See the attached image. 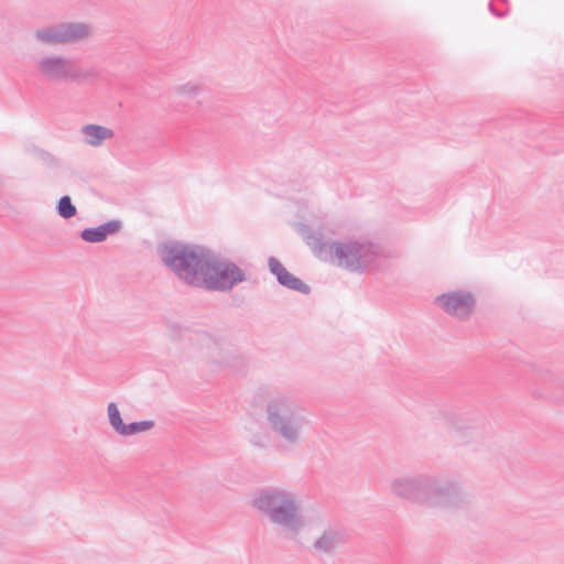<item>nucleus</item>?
<instances>
[{
	"label": "nucleus",
	"instance_id": "nucleus-7",
	"mask_svg": "<svg viewBox=\"0 0 564 564\" xmlns=\"http://www.w3.org/2000/svg\"><path fill=\"white\" fill-rule=\"evenodd\" d=\"M86 142L93 147L100 145L105 140L112 137V131L106 127L97 124H88L83 128Z\"/></svg>",
	"mask_w": 564,
	"mask_h": 564
},
{
	"label": "nucleus",
	"instance_id": "nucleus-9",
	"mask_svg": "<svg viewBox=\"0 0 564 564\" xmlns=\"http://www.w3.org/2000/svg\"><path fill=\"white\" fill-rule=\"evenodd\" d=\"M334 251L340 265L350 267L358 261L359 248L355 245L335 246Z\"/></svg>",
	"mask_w": 564,
	"mask_h": 564
},
{
	"label": "nucleus",
	"instance_id": "nucleus-2",
	"mask_svg": "<svg viewBox=\"0 0 564 564\" xmlns=\"http://www.w3.org/2000/svg\"><path fill=\"white\" fill-rule=\"evenodd\" d=\"M90 35V29L83 23L63 24L57 29H48L39 32V37L47 43H66L79 41Z\"/></svg>",
	"mask_w": 564,
	"mask_h": 564
},
{
	"label": "nucleus",
	"instance_id": "nucleus-4",
	"mask_svg": "<svg viewBox=\"0 0 564 564\" xmlns=\"http://www.w3.org/2000/svg\"><path fill=\"white\" fill-rule=\"evenodd\" d=\"M436 301L445 312L457 317L467 316L474 307V300L468 293L452 292L438 296Z\"/></svg>",
	"mask_w": 564,
	"mask_h": 564
},
{
	"label": "nucleus",
	"instance_id": "nucleus-3",
	"mask_svg": "<svg viewBox=\"0 0 564 564\" xmlns=\"http://www.w3.org/2000/svg\"><path fill=\"white\" fill-rule=\"evenodd\" d=\"M257 506L271 513V518L278 523H288L293 517L291 501L281 494L263 495L257 500Z\"/></svg>",
	"mask_w": 564,
	"mask_h": 564
},
{
	"label": "nucleus",
	"instance_id": "nucleus-12",
	"mask_svg": "<svg viewBox=\"0 0 564 564\" xmlns=\"http://www.w3.org/2000/svg\"><path fill=\"white\" fill-rule=\"evenodd\" d=\"M153 423L150 421H143L139 423L127 424L121 435H131L140 432L150 430Z\"/></svg>",
	"mask_w": 564,
	"mask_h": 564
},
{
	"label": "nucleus",
	"instance_id": "nucleus-8",
	"mask_svg": "<svg viewBox=\"0 0 564 564\" xmlns=\"http://www.w3.org/2000/svg\"><path fill=\"white\" fill-rule=\"evenodd\" d=\"M118 230L117 224H105L97 228L85 229L82 232V238L87 242H100L104 241L107 236Z\"/></svg>",
	"mask_w": 564,
	"mask_h": 564
},
{
	"label": "nucleus",
	"instance_id": "nucleus-5",
	"mask_svg": "<svg viewBox=\"0 0 564 564\" xmlns=\"http://www.w3.org/2000/svg\"><path fill=\"white\" fill-rule=\"evenodd\" d=\"M44 75L53 79L73 78L76 76L75 66L65 59L48 57L40 62Z\"/></svg>",
	"mask_w": 564,
	"mask_h": 564
},
{
	"label": "nucleus",
	"instance_id": "nucleus-11",
	"mask_svg": "<svg viewBox=\"0 0 564 564\" xmlns=\"http://www.w3.org/2000/svg\"><path fill=\"white\" fill-rule=\"evenodd\" d=\"M58 214L64 218H70L76 214V207L68 196H63L57 205Z\"/></svg>",
	"mask_w": 564,
	"mask_h": 564
},
{
	"label": "nucleus",
	"instance_id": "nucleus-1",
	"mask_svg": "<svg viewBox=\"0 0 564 564\" xmlns=\"http://www.w3.org/2000/svg\"><path fill=\"white\" fill-rule=\"evenodd\" d=\"M163 261L185 282L209 290H227L243 280V273L235 264L220 262L198 247H165Z\"/></svg>",
	"mask_w": 564,
	"mask_h": 564
},
{
	"label": "nucleus",
	"instance_id": "nucleus-6",
	"mask_svg": "<svg viewBox=\"0 0 564 564\" xmlns=\"http://www.w3.org/2000/svg\"><path fill=\"white\" fill-rule=\"evenodd\" d=\"M269 267L271 272L276 275L279 282L288 288L299 290V291H307V286L297 278L293 276L284 267L283 264L274 259L271 258L269 260Z\"/></svg>",
	"mask_w": 564,
	"mask_h": 564
},
{
	"label": "nucleus",
	"instance_id": "nucleus-10",
	"mask_svg": "<svg viewBox=\"0 0 564 564\" xmlns=\"http://www.w3.org/2000/svg\"><path fill=\"white\" fill-rule=\"evenodd\" d=\"M108 416L111 426L119 433L122 434L127 424H123L119 409L116 403L108 404Z\"/></svg>",
	"mask_w": 564,
	"mask_h": 564
},
{
	"label": "nucleus",
	"instance_id": "nucleus-13",
	"mask_svg": "<svg viewBox=\"0 0 564 564\" xmlns=\"http://www.w3.org/2000/svg\"><path fill=\"white\" fill-rule=\"evenodd\" d=\"M336 544V540L334 539V536L329 535V534H325L323 535L316 543V546L319 549V550H323V551H328L330 550L333 546H335Z\"/></svg>",
	"mask_w": 564,
	"mask_h": 564
}]
</instances>
